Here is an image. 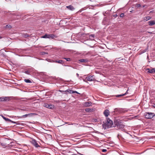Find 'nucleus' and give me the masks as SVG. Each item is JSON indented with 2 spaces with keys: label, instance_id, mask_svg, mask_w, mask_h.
<instances>
[{
  "label": "nucleus",
  "instance_id": "34",
  "mask_svg": "<svg viewBox=\"0 0 155 155\" xmlns=\"http://www.w3.org/2000/svg\"><path fill=\"white\" fill-rule=\"evenodd\" d=\"M73 93H76L77 94H80L77 91H72V94Z\"/></svg>",
  "mask_w": 155,
  "mask_h": 155
},
{
  "label": "nucleus",
  "instance_id": "12",
  "mask_svg": "<svg viewBox=\"0 0 155 155\" xmlns=\"http://www.w3.org/2000/svg\"><path fill=\"white\" fill-rule=\"evenodd\" d=\"M92 104V103L91 102L88 101L85 102L84 103V105L85 106L87 107L90 106Z\"/></svg>",
  "mask_w": 155,
  "mask_h": 155
},
{
  "label": "nucleus",
  "instance_id": "19",
  "mask_svg": "<svg viewBox=\"0 0 155 155\" xmlns=\"http://www.w3.org/2000/svg\"><path fill=\"white\" fill-rule=\"evenodd\" d=\"M113 144L112 143H110V142L107 139V147L108 146H109L110 147V146L112 147V146H113Z\"/></svg>",
  "mask_w": 155,
  "mask_h": 155
},
{
  "label": "nucleus",
  "instance_id": "16",
  "mask_svg": "<svg viewBox=\"0 0 155 155\" xmlns=\"http://www.w3.org/2000/svg\"><path fill=\"white\" fill-rule=\"evenodd\" d=\"M53 62L55 63H57L60 64H62L63 61L61 60H56L53 61Z\"/></svg>",
  "mask_w": 155,
  "mask_h": 155
},
{
  "label": "nucleus",
  "instance_id": "7",
  "mask_svg": "<svg viewBox=\"0 0 155 155\" xmlns=\"http://www.w3.org/2000/svg\"><path fill=\"white\" fill-rule=\"evenodd\" d=\"M10 97H2L0 98V101H5L7 102L9 101L10 100Z\"/></svg>",
  "mask_w": 155,
  "mask_h": 155
},
{
  "label": "nucleus",
  "instance_id": "20",
  "mask_svg": "<svg viewBox=\"0 0 155 155\" xmlns=\"http://www.w3.org/2000/svg\"><path fill=\"white\" fill-rule=\"evenodd\" d=\"M151 17L150 16H148L144 18V20H145V21H146L149 20H150L151 19Z\"/></svg>",
  "mask_w": 155,
  "mask_h": 155
},
{
  "label": "nucleus",
  "instance_id": "3",
  "mask_svg": "<svg viewBox=\"0 0 155 155\" xmlns=\"http://www.w3.org/2000/svg\"><path fill=\"white\" fill-rule=\"evenodd\" d=\"M154 116V113L151 112H146L145 114V117L147 119H151Z\"/></svg>",
  "mask_w": 155,
  "mask_h": 155
},
{
  "label": "nucleus",
  "instance_id": "42",
  "mask_svg": "<svg viewBox=\"0 0 155 155\" xmlns=\"http://www.w3.org/2000/svg\"><path fill=\"white\" fill-rule=\"evenodd\" d=\"M76 75H77V77H79V74H78V73H77V74H76Z\"/></svg>",
  "mask_w": 155,
  "mask_h": 155
},
{
  "label": "nucleus",
  "instance_id": "22",
  "mask_svg": "<svg viewBox=\"0 0 155 155\" xmlns=\"http://www.w3.org/2000/svg\"><path fill=\"white\" fill-rule=\"evenodd\" d=\"M103 127L104 129H106L107 128V122L102 124Z\"/></svg>",
  "mask_w": 155,
  "mask_h": 155
},
{
  "label": "nucleus",
  "instance_id": "29",
  "mask_svg": "<svg viewBox=\"0 0 155 155\" xmlns=\"http://www.w3.org/2000/svg\"><path fill=\"white\" fill-rule=\"evenodd\" d=\"M124 96V94H120V95H116V97H120L121 96Z\"/></svg>",
  "mask_w": 155,
  "mask_h": 155
},
{
  "label": "nucleus",
  "instance_id": "30",
  "mask_svg": "<svg viewBox=\"0 0 155 155\" xmlns=\"http://www.w3.org/2000/svg\"><path fill=\"white\" fill-rule=\"evenodd\" d=\"M64 59H65L67 61H71V59L69 58H64Z\"/></svg>",
  "mask_w": 155,
  "mask_h": 155
},
{
  "label": "nucleus",
  "instance_id": "49",
  "mask_svg": "<svg viewBox=\"0 0 155 155\" xmlns=\"http://www.w3.org/2000/svg\"><path fill=\"white\" fill-rule=\"evenodd\" d=\"M114 16H115V17L117 16V15H114Z\"/></svg>",
  "mask_w": 155,
  "mask_h": 155
},
{
  "label": "nucleus",
  "instance_id": "17",
  "mask_svg": "<svg viewBox=\"0 0 155 155\" xmlns=\"http://www.w3.org/2000/svg\"><path fill=\"white\" fill-rule=\"evenodd\" d=\"M59 91L61 92H64V91L65 92H68V93H70V94H72V90H69V89H68L64 91H61V90H59Z\"/></svg>",
  "mask_w": 155,
  "mask_h": 155
},
{
  "label": "nucleus",
  "instance_id": "27",
  "mask_svg": "<svg viewBox=\"0 0 155 155\" xmlns=\"http://www.w3.org/2000/svg\"><path fill=\"white\" fill-rule=\"evenodd\" d=\"M22 36L23 37L25 38H27L29 36V35L28 34H23Z\"/></svg>",
  "mask_w": 155,
  "mask_h": 155
},
{
  "label": "nucleus",
  "instance_id": "18",
  "mask_svg": "<svg viewBox=\"0 0 155 155\" xmlns=\"http://www.w3.org/2000/svg\"><path fill=\"white\" fill-rule=\"evenodd\" d=\"M85 110L87 112H91L93 111V109L89 108H87L85 109Z\"/></svg>",
  "mask_w": 155,
  "mask_h": 155
},
{
  "label": "nucleus",
  "instance_id": "35",
  "mask_svg": "<svg viewBox=\"0 0 155 155\" xmlns=\"http://www.w3.org/2000/svg\"><path fill=\"white\" fill-rule=\"evenodd\" d=\"M90 38H91V39H92V38H94V35H91L89 36Z\"/></svg>",
  "mask_w": 155,
  "mask_h": 155
},
{
  "label": "nucleus",
  "instance_id": "32",
  "mask_svg": "<svg viewBox=\"0 0 155 155\" xmlns=\"http://www.w3.org/2000/svg\"><path fill=\"white\" fill-rule=\"evenodd\" d=\"M141 6V5L140 4H137L136 5L135 7L137 8H139Z\"/></svg>",
  "mask_w": 155,
  "mask_h": 155
},
{
  "label": "nucleus",
  "instance_id": "38",
  "mask_svg": "<svg viewBox=\"0 0 155 155\" xmlns=\"http://www.w3.org/2000/svg\"><path fill=\"white\" fill-rule=\"evenodd\" d=\"M128 89L127 90V91L125 93L123 94H124V96L128 94Z\"/></svg>",
  "mask_w": 155,
  "mask_h": 155
},
{
  "label": "nucleus",
  "instance_id": "37",
  "mask_svg": "<svg viewBox=\"0 0 155 155\" xmlns=\"http://www.w3.org/2000/svg\"><path fill=\"white\" fill-rule=\"evenodd\" d=\"M147 70H148V71H147V72L148 73H151V69H150L149 68H148L147 69Z\"/></svg>",
  "mask_w": 155,
  "mask_h": 155
},
{
  "label": "nucleus",
  "instance_id": "43",
  "mask_svg": "<svg viewBox=\"0 0 155 155\" xmlns=\"http://www.w3.org/2000/svg\"><path fill=\"white\" fill-rule=\"evenodd\" d=\"M75 124V123H73V124H69L68 125H73V124Z\"/></svg>",
  "mask_w": 155,
  "mask_h": 155
},
{
  "label": "nucleus",
  "instance_id": "48",
  "mask_svg": "<svg viewBox=\"0 0 155 155\" xmlns=\"http://www.w3.org/2000/svg\"><path fill=\"white\" fill-rule=\"evenodd\" d=\"M2 38V37L0 36V39Z\"/></svg>",
  "mask_w": 155,
  "mask_h": 155
},
{
  "label": "nucleus",
  "instance_id": "51",
  "mask_svg": "<svg viewBox=\"0 0 155 155\" xmlns=\"http://www.w3.org/2000/svg\"><path fill=\"white\" fill-rule=\"evenodd\" d=\"M65 123L66 124H68V122H66Z\"/></svg>",
  "mask_w": 155,
  "mask_h": 155
},
{
  "label": "nucleus",
  "instance_id": "50",
  "mask_svg": "<svg viewBox=\"0 0 155 155\" xmlns=\"http://www.w3.org/2000/svg\"><path fill=\"white\" fill-rule=\"evenodd\" d=\"M109 148H109V147H107V149H109Z\"/></svg>",
  "mask_w": 155,
  "mask_h": 155
},
{
  "label": "nucleus",
  "instance_id": "36",
  "mask_svg": "<svg viewBox=\"0 0 155 155\" xmlns=\"http://www.w3.org/2000/svg\"><path fill=\"white\" fill-rule=\"evenodd\" d=\"M124 13H121L120 15V16L121 18L124 17Z\"/></svg>",
  "mask_w": 155,
  "mask_h": 155
},
{
  "label": "nucleus",
  "instance_id": "47",
  "mask_svg": "<svg viewBox=\"0 0 155 155\" xmlns=\"http://www.w3.org/2000/svg\"><path fill=\"white\" fill-rule=\"evenodd\" d=\"M153 107L155 108V104H154L153 105Z\"/></svg>",
  "mask_w": 155,
  "mask_h": 155
},
{
  "label": "nucleus",
  "instance_id": "25",
  "mask_svg": "<svg viewBox=\"0 0 155 155\" xmlns=\"http://www.w3.org/2000/svg\"><path fill=\"white\" fill-rule=\"evenodd\" d=\"M48 53L45 52H41L40 53V54L41 55H44L45 54H48Z\"/></svg>",
  "mask_w": 155,
  "mask_h": 155
},
{
  "label": "nucleus",
  "instance_id": "1",
  "mask_svg": "<svg viewBox=\"0 0 155 155\" xmlns=\"http://www.w3.org/2000/svg\"><path fill=\"white\" fill-rule=\"evenodd\" d=\"M114 124L116 127L119 129H122L124 128L125 127V125L122 123L120 121L116 120L114 122Z\"/></svg>",
  "mask_w": 155,
  "mask_h": 155
},
{
  "label": "nucleus",
  "instance_id": "45",
  "mask_svg": "<svg viewBox=\"0 0 155 155\" xmlns=\"http://www.w3.org/2000/svg\"><path fill=\"white\" fill-rule=\"evenodd\" d=\"M16 122L15 124H19L18 123V122Z\"/></svg>",
  "mask_w": 155,
  "mask_h": 155
},
{
  "label": "nucleus",
  "instance_id": "5",
  "mask_svg": "<svg viewBox=\"0 0 155 155\" xmlns=\"http://www.w3.org/2000/svg\"><path fill=\"white\" fill-rule=\"evenodd\" d=\"M114 112L119 114H121L125 113L127 112V111L122 108H116L114 109Z\"/></svg>",
  "mask_w": 155,
  "mask_h": 155
},
{
  "label": "nucleus",
  "instance_id": "9",
  "mask_svg": "<svg viewBox=\"0 0 155 155\" xmlns=\"http://www.w3.org/2000/svg\"><path fill=\"white\" fill-rule=\"evenodd\" d=\"M0 115L2 117V118L7 122H11L13 123H16L15 122V121H14L11 120L8 118H6L2 114L1 115Z\"/></svg>",
  "mask_w": 155,
  "mask_h": 155
},
{
  "label": "nucleus",
  "instance_id": "10",
  "mask_svg": "<svg viewBox=\"0 0 155 155\" xmlns=\"http://www.w3.org/2000/svg\"><path fill=\"white\" fill-rule=\"evenodd\" d=\"M36 115V114L35 113H31L28 114H26L25 115H23L21 117L23 118H25L27 117H31L33 115Z\"/></svg>",
  "mask_w": 155,
  "mask_h": 155
},
{
  "label": "nucleus",
  "instance_id": "28",
  "mask_svg": "<svg viewBox=\"0 0 155 155\" xmlns=\"http://www.w3.org/2000/svg\"><path fill=\"white\" fill-rule=\"evenodd\" d=\"M155 73V68H153L151 69V73Z\"/></svg>",
  "mask_w": 155,
  "mask_h": 155
},
{
  "label": "nucleus",
  "instance_id": "4",
  "mask_svg": "<svg viewBox=\"0 0 155 155\" xmlns=\"http://www.w3.org/2000/svg\"><path fill=\"white\" fill-rule=\"evenodd\" d=\"M113 121L109 118H107V128L114 127Z\"/></svg>",
  "mask_w": 155,
  "mask_h": 155
},
{
  "label": "nucleus",
  "instance_id": "21",
  "mask_svg": "<svg viewBox=\"0 0 155 155\" xmlns=\"http://www.w3.org/2000/svg\"><path fill=\"white\" fill-rule=\"evenodd\" d=\"M24 81L25 82L27 83H31L32 82L30 80L28 79H24Z\"/></svg>",
  "mask_w": 155,
  "mask_h": 155
},
{
  "label": "nucleus",
  "instance_id": "8",
  "mask_svg": "<svg viewBox=\"0 0 155 155\" xmlns=\"http://www.w3.org/2000/svg\"><path fill=\"white\" fill-rule=\"evenodd\" d=\"M31 143L36 147L37 148L40 147V146L38 145V143H37V142L35 140H32L31 141Z\"/></svg>",
  "mask_w": 155,
  "mask_h": 155
},
{
  "label": "nucleus",
  "instance_id": "39",
  "mask_svg": "<svg viewBox=\"0 0 155 155\" xmlns=\"http://www.w3.org/2000/svg\"><path fill=\"white\" fill-rule=\"evenodd\" d=\"M102 151L103 152H105L107 151V150L105 149H103L102 150Z\"/></svg>",
  "mask_w": 155,
  "mask_h": 155
},
{
  "label": "nucleus",
  "instance_id": "41",
  "mask_svg": "<svg viewBox=\"0 0 155 155\" xmlns=\"http://www.w3.org/2000/svg\"><path fill=\"white\" fill-rule=\"evenodd\" d=\"M147 32L150 34H152V32H151L147 31Z\"/></svg>",
  "mask_w": 155,
  "mask_h": 155
},
{
  "label": "nucleus",
  "instance_id": "2",
  "mask_svg": "<svg viewBox=\"0 0 155 155\" xmlns=\"http://www.w3.org/2000/svg\"><path fill=\"white\" fill-rule=\"evenodd\" d=\"M95 80V78L94 76L91 75L87 77L84 79H83L84 81L85 82H87V81H94Z\"/></svg>",
  "mask_w": 155,
  "mask_h": 155
},
{
  "label": "nucleus",
  "instance_id": "31",
  "mask_svg": "<svg viewBox=\"0 0 155 155\" xmlns=\"http://www.w3.org/2000/svg\"><path fill=\"white\" fill-rule=\"evenodd\" d=\"M104 114L106 117H107V109L104 110Z\"/></svg>",
  "mask_w": 155,
  "mask_h": 155
},
{
  "label": "nucleus",
  "instance_id": "23",
  "mask_svg": "<svg viewBox=\"0 0 155 155\" xmlns=\"http://www.w3.org/2000/svg\"><path fill=\"white\" fill-rule=\"evenodd\" d=\"M102 24L103 25H105L107 24V21L106 20V18H105L103 20Z\"/></svg>",
  "mask_w": 155,
  "mask_h": 155
},
{
  "label": "nucleus",
  "instance_id": "40",
  "mask_svg": "<svg viewBox=\"0 0 155 155\" xmlns=\"http://www.w3.org/2000/svg\"><path fill=\"white\" fill-rule=\"evenodd\" d=\"M110 111L107 110V117L109 115Z\"/></svg>",
  "mask_w": 155,
  "mask_h": 155
},
{
  "label": "nucleus",
  "instance_id": "46",
  "mask_svg": "<svg viewBox=\"0 0 155 155\" xmlns=\"http://www.w3.org/2000/svg\"><path fill=\"white\" fill-rule=\"evenodd\" d=\"M14 117V116H10V117Z\"/></svg>",
  "mask_w": 155,
  "mask_h": 155
},
{
  "label": "nucleus",
  "instance_id": "26",
  "mask_svg": "<svg viewBox=\"0 0 155 155\" xmlns=\"http://www.w3.org/2000/svg\"><path fill=\"white\" fill-rule=\"evenodd\" d=\"M31 72V71H30L29 70H27V71H26L25 73V74H29Z\"/></svg>",
  "mask_w": 155,
  "mask_h": 155
},
{
  "label": "nucleus",
  "instance_id": "44",
  "mask_svg": "<svg viewBox=\"0 0 155 155\" xmlns=\"http://www.w3.org/2000/svg\"><path fill=\"white\" fill-rule=\"evenodd\" d=\"M106 14V12H105V13H103V14H104V16H106V15H105Z\"/></svg>",
  "mask_w": 155,
  "mask_h": 155
},
{
  "label": "nucleus",
  "instance_id": "15",
  "mask_svg": "<svg viewBox=\"0 0 155 155\" xmlns=\"http://www.w3.org/2000/svg\"><path fill=\"white\" fill-rule=\"evenodd\" d=\"M44 106L47 108L51 109L52 108L53 106L51 105H49L48 104H45Z\"/></svg>",
  "mask_w": 155,
  "mask_h": 155
},
{
  "label": "nucleus",
  "instance_id": "14",
  "mask_svg": "<svg viewBox=\"0 0 155 155\" xmlns=\"http://www.w3.org/2000/svg\"><path fill=\"white\" fill-rule=\"evenodd\" d=\"M66 8L68 9L71 10L73 11L74 10L75 8H74L73 6L71 5H69L68 6H66Z\"/></svg>",
  "mask_w": 155,
  "mask_h": 155
},
{
  "label": "nucleus",
  "instance_id": "24",
  "mask_svg": "<svg viewBox=\"0 0 155 155\" xmlns=\"http://www.w3.org/2000/svg\"><path fill=\"white\" fill-rule=\"evenodd\" d=\"M6 28H12V26L10 25H7L5 26Z\"/></svg>",
  "mask_w": 155,
  "mask_h": 155
},
{
  "label": "nucleus",
  "instance_id": "13",
  "mask_svg": "<svg viewBox=\"0 0 155 155\" xmlns=\"http://www.w3.org/2000/svg\"><path fill=\"white\" fill-rule=\"evenodd\" d=\"M148 24L150 26H152L155 25V21L154 20H151L148 22Z\"/></svg>",
  "mask_w": 155,
  "mask_h": 155
},
{
  "label": "nucleus",
  "instance_id": "6",
  "mask_svg": "<svg viewBox=\"0 0 155 155\" xmlns=\"http://www.w3.org/2000/svg\"><path fill=\"white\" fill-rule=\"evenodd\" d=\"M55 37L54 35L53 34H45V35L44 36H43L41 37L42 38H52L53 39L54 38V37Z\"/></svg>",
  "mask_w": 155,
  "mask_h": 155
},
{
  "label": "nucleus",
  "instance_id": "52",
  "mask_svg": "<svg viewBox=\"0 0 155 155\" xmlns=\"http://www.w3.org/2000/svg\"><path fill=\"white\" fill-rule=\"evenodd\" d=\"M145 7V6H144V5H143V7Z\"/></svg>",
  "mask_w": 155,
  "mask_h": 155
},
{
  "label": "nucleus",
  "instance_id": "11",
  "mask_svg": "<svg viewBox=\"0 0 155 155\" xmlns=\"http://www.w3.org/2000/svg\"><path fill=\"white\" fill-rule=\"evenodd\" d=\"M88 61V60L87 59H82L78 60V63H87Z\"/></svg>",
  "mask_w": 155,
  "mask_h": 155
},
{
  "label": "nucleus",
  "instance_id": "33",
  "mask_svg": "<svg viewBox=\"0 0 155 155\" xmlns=\"http://www.w3.org/2000/svg\"><path fill=\"white\" fill-rule=\"evenodd\" d=\"M147 49H145L144 50H143V51H142L141 52V53L140 54H142V53H143L145 52H146V51H147Z\"/></svg>",
  "mask_w": 155,
  "mask_h": 155
}]
</instances>
